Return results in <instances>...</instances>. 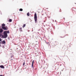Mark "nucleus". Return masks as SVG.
<instances>
[{"instance_id":"obj_1","label":"nucleus","mask_w":76,"mask_h":76,"mask_svg":"<svg viewBox=\"0 0 76 76\" xmlns=\"http://www.w3.org/2000/svg\"><path fill=\"white\" fill-rule=\"evenodd\" d=\"M10 33V32H9V31H5L4 32V36H3V38H6L7 37V34H9Z\"/></svg>"},{"instance_id":"obj_2","label":"nucleus","mask_w":76,"mask_h":76,"mask_svg":"<svg viewBox=\"0 0 76 76\" xmlns=\"http://www.w3.org/2000/svg\"><path fill=\"white\" fill-rule=\"evenodd\" d=\"M34 19L35 23H37V14L36 13L34 14Z\"/></svg>"},{"instance_id":"obj_3","label":"nucleus","mask_w":76,"mask_h":76,"mask_svg":"<svg viewBox=\"0 0 76 76\" xmlns=\"http://www.w3.org/2000/svg\"><path fill=\"white\" fill-rule=\"evenodd\" d=\"M2 28L4 30H7V29H8V28H7V26L3 27H2Z\"/></svg>"},{"instance_id":"obj_4","label":"nucleus","mask_w":76,"mask_h":76,"mask_svg":"<svg viewBox=\"0 0 76 76\" xmlns=\"http://www.w3.org/2000/svg\"><path fill=\"white\" fill-rule=\"evenodd\" d=\"M34 60H33L32 62V64L31 65V67L33 68V69H34Z\"/></svg>"},{"instance_id":"obj_5","label":"nucleus","mask_w":76,"mask_h":76,"mask_svg":"<svg viewBox=\"0 0 76 76\" xmlns=\"http://www.w3.org/2000/svg\"><path fill=\"white\" fill-rule=\"evenodd\" d=\"M1 44H6V41L4 40H3L1 42Z\"/></svg>"},{"instance_id":"obj_6","label":"nucleus","mask_w":76,"mask_h":76,"mask_svg":"<svg viewBox=\"0 0 76 76\" xmlns=\"http://www.w3.org/2000/svg\"><path fill=\"white\" fill-rule=\"evenodd\" d=\"M3 29H1L0 28V33H2L3 32ZM0 35H1V34L0 33Z\"/></svg>"},{"instance_id":"obj_7","label":"nucleus","mask_w":76,"mask_h":76,"mask_svg":"<svg viewBox=\"0 0 76 76\" xmlns=\"http://www.w3.org/2000/svg\"><path fill=\"white\" fill-rule=\"evenodd\" d=\"M0 67L1 69H4V66L3 65L0 66Z\"/></svg>"},{"instance_id":"obj_8","label":"nucleus","mask_w":76,"mask_h":76,"mask_svg":"<svg viewBox=\"0 0 76 76\" xmlns=\"http://www.w3.org/2000/svg\"><path fill=\"white\" fill-rule=\"evenodd\" d=\"M5 24L3 23L2 24V28H3V27H5L4 26H5Z\"/></svg>"},{"instance_id":"obj_9","label":"nucleus","mask_w":76,"mask_h":76,"mask_svg":"<svg viewBox=\"0 0 76 76\" xmlns=\"http://www.w3.org/2000/svg\"><path fill=\"white\" fill-rule=\"evenodd\" d=\"M26 26V24H24L23 25V28H24V27H25Z\"/></svg>"},{"instance_id":"obj_10","label":"nucleus","mask_w":76,"mask_h":76,"mask_svg":"<svg viewBox=\"0 0 76 76\" xmlns=\"http://www.w3.org/2000/svg\"><path fill=\"white\" fill-rule=\"evenodd\" d=\"M12 21V19H10L9 20V22H11Z\"/></svg>"},{"instance_id":"obj_11","label":"nucleus","mask_w":76,"mask_h":76,"mask_svg":"<svg viewBox=\"0 0 76 76\" xmlns=\"http://www.w3.org/2000/svg\"><path fill=\"white\" fill-rule=\"evenodd\" d=\"M19 11H21V12H22V11H23V9H21V8L20 9H19Z\"/></svg>"},{"instance_id":"obj_12","label":"nucleus","mask_w":76,"mask_h":76,"mask_svg":"<svg viewBox=\"0 0 76 76\" xmlns=\"http://www.w3.org/2000/svg\"><path fill=\"white\" fill-rule=\"evenodd\" d=\"M27 15L28 16H29V12H28L27 14Z\"/></svg>"},{"instance_id":"obj_13","label":"nucleus","mask_w":76,"mask_h":76,"mask_svg":"<svg viewBox=\"0 0 76 76\" xmlns=\"http://www.w3.org/2000/svg\"><path fill=\"white\" fill-rule=\"evenodd\" d=\"M47 44H48V45H50V42H47Z\"/></svg>"},{"instance_id":"obj_14","label":"nucleus","mask_w":76,"mask_h":76,"mask_svg":"<svg viewBox=\"0 0 76 76\" xmlns=\"http://www.w3.org/2000/svg\"><path fill=\"white\" fill-rule=\"evenodd\" d=\"M65 36H66V35H64V37H60L61 38H64L65 37Z\"/></svg>"},{"instance_id":"obj_15","label":"nucleus","mask_w":76,"mask_h":76,"mask_svg":"<svg viewBox=\"0 0 76 76\" xmlns=\"http://www.w3.org/2000/svg\"><path fill=\"white\" fill-rule=\"evenodd\" d=\"M2 48H5V47H4V45H2Z\"/></svg>"},{"instance_id":"obj_16","label":"nucleus","mask_w":76,"mask_h":76,"mask_svg":"<svg viewBox=\"0 0 76 76\" xmlns=\"http://www.w3.org/2000/svg\"><path fill=\"white\" fill-rule=\"evenodd\" d=\"M25 61H24L23 63V66H24V65H25Z\"/></svg>"},{"instance_id":"obj_17","label":"nucleus","mask_w":76,"mask_h":76,"mask_svg":"<svg viewBox=\"0 0 76 76\" xmlns=\"http://www.w3.org/2000/svg\"><path fill=\"white\" fill-rule=\"evenodd\" d=\"M22 27L20 28V30H22Z\"/></svg>"},{"instance_id":"obj_18","label":"nucleus","mask_w":76,"mask_h":76,"mask_svg":"<svg viewBox=\"0 0 76 76\" xmlns=\"http://www.w3.org/2000/svg\"><path fill=\"white\" fill-rule=\"evenodd\" d=\"M0 41H1V38H0Z\"/></svg>"},{"instance_id":"obj_19","label":"nucleus","mask_w":76,"mask_h":76,"mask_svg":"<svg viewBox=\"0 0 76 76\" xmlns=\"http://www.w3.org/2000/svg\"><path fill=\"white\" fill-rule=\"evenodd\" d=\"M13 57V56H12L11 57V58H12V57Z\"/></svg>"},{"instance_id":"obj_20","label":"nucleus","mask_w":76,"mask_h":76,"mask_svg":"<svg viewBox=\"0 0 76 76\" xmlns=\"http://www.w3.org/2000/svg\"><path fill=\"white\" fill-rule=\"evenodd\" d=\"M0 76H4L3 75H0Z\"/></svg>"},{"instance_id":"obj_21","label":"nucleus","mask_w":76,"mask_h":76,"mask_svg":"<svg viewBox=\"0 0 76 76\" xmlns=\"http://www.w3.org/2000/svg\"><path fill=\"white\" fill-rule=\"evenodd\" d=\"M51 56H53V55H51Z\"/></svg>"},{"instance_id":"obj_22","label":"nucleus","mask_w":76,"mask_h":76,"mask_svg":"<svg viewBox=\"0 0 76 76\" xmlns=\"http://www.w3.org/2000/svg\"><path fill=\"white\" fill-rule=\"evenodd\" d=\"M64 18V20H65V18Z\"/></svg>"},{"instance_id":"obj_23","label":"nucleus","mask_w":76,"mask_h":76,"mask_svg":"<svg viewBox=\"0 0 76 76\" xmlns=\"http://www.w3.org/2000/svg\"><path fill=\"white\" fill-rule=\"evenodd\" d=\"M11 60H13V59H11Z\"/></svg>"},{"instance_id":"obj_24","label":"nucleus","mask_w":76,"mask_h":76,"mask_svg":"<svg viewBox=\"0 0 76 76\" xmlns=\"http://www.w3.org/2000/svg\"><path fill=\"white\" fill-rule=\"evenodd\" d=\"M55 22H56V20H55Z\"/></svg>"},{"instance_id":"obj_25","label":"nucleus","mask_w":76,"mask_h":76,"mask_svg":"<svg viewBox=\"0 0 76 76\" xmlns=\"http://www.w3.org/2000/svg\"><path fill=\"white\" fill-rule=\"evenodd\" d=\"M32 32H33V30H32Z\"/></svg>"},{"instance_id":"obj_26","label":"nucleus","mask_w":76,"mask_h":76,"mask_svg":"<svg viewBox=\"0 0 76 76\" xmlns=\"http://www.w3.org/2000/svg\"><path fill=\"white\" fill-rule=\"evenodd\" d=\"M0 46H1V45H0Z\"/></svg>"},{"instance_id":"obj_27","label":"nucleus","mask_w":76,"mask_h":76,"mask_svg":"<svg viewBox=\"0 0 76 76\" xmlns=\"http://www.w3.org/2000/svg\"><path fill=\"white\" fill-rule=\"evenodd\" d=\"M1 44V42H0V45Z\"/></svg>"},{"instance_id":"obj_28","label":"nucleus","mask_w":76,"mask_h":76,"mask_svg":"<svg viewBox=\"0 0 76 76\" xmlns=\"http://www.w3.org/2000/svg\"><path fill=\"white\" fill-rule=\"evenodd\" d=\"M0 12H1H1L0 11Z\"/></svg>"},{"instance_id":"obj_29","label":"nucleus","mask_w":76,"mask_h":76,"mask_svg":"<svg viewBox=\"0 0 76 76\" xmlns=\"http://www.w3.org/2000/svg\"><path fill=\"white\" fill-rule=\"evenodd\" d=\"M1 15H2V14L1 13Z\"/></svg>"},{"instance_id":"obj_30","label":"nucleus","mask_w":76,"mask_h":76,"mask_svg":"<svg viewBox=\"0 0 76 76\" xmlns=\"http://www.w3.org/2000/svg\"><path fill=\"white\" fill-rule=\"evenodd\" d=\"M53 22H54V20H53Z\"/></svg>"},{"instance_id":"obj_31","label":"nucleus","mask_w":76,"mask_h":76,"mask_svg":"<svg viewBox=\"0 0 76 76\" xmlns=\"http://www.w3.org/2000/svg\"><path fill=\"white\" fill-rule=\"evenodd\" d=\"M38 34H39V32H38Z\"/></svg>"},{"instance_id":"obj_32","label":"nucleus","mask_w":76,"mask_h":76,"mask_svg":"<svg viewBox=\"0 0 76 76\" xmlns=\"http://www.w3.org/2000/svg\"><path fill=\"white\" fill-rule=\"evenodd\" d=\"M67 35V36H68V35Z\"/></svg>"},{"instance_id":"obj_33","label":"nucleus","mask_w":76,"mask_h":76,"mask_svg":"<svg viewBox=\"0 0 76 76\" xmlns=\"http://www.w3.org/2000/svg\"><path fill=\"white\" fill-rule=\"evenodd\" d=\"M39 54H41V53H39Z\"/></svg>"},{"instance_id":"obj_34","label":"nucleus","mask_w":76,"mask_h":76,"mask_svg":"<svg viewBox=\"0 0 76 76\" xmlns=\"http://www.w3.org/2000/svg\"><path fill=\"white\" fill-rule=\"evenodd\" d=\"M32 29H33V28H32Z\"/></svg>"},{"instance_id":"obj_35","label":"nucleus","mask_w":76,"mask_h":76,"mask_svg":"<svg viewBox=\"0 0 76 76\" xmlns=\"http://www.w3.org/2000/svg\"><path fill=\"white\" fill-rule=\"evenodd\" d=\"M75 4H76V3H75Z\"/></svg>"},{"instance_id":"obj_36","label":"nucleus","mask_w":76,"mask_h":76,"mask_svg":"<svg viewBox=\"0 0 76 76\" xmlns=\"http://www.w3.org/2000/svg\"><path fill=\"white\" fill-rule=\"evenodd\" d=\"M1 42H0V43Z\"/></svg>"}]
</instances>
